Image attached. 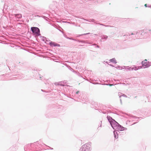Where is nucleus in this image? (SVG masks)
Listing matches in <instances>:
<instances>
[{"mask_svg":"<svg viewBox=\"0 0 151 151\" xmlns=\"http://www.w3.org/2000/svg\"><path fill=\"white\" fill-rule=\"evenodd\" d=\"M110 124L114 129H116L118 131H122L123 130L124 128L122 127L121 126L116 122H110Z\"/></svg>","mask_w":151,"mask_h":151,"instance_id":"f257e3e1","label":"nucleus"},{"mask_svg":"<svg viewBox=\"0 0 151 151\" xmlns=\"http://www.w3.org/2000/svg\"><path fill=\"white\" fill-rule=\"evenodd\" d=\"M90 145L89 143L86 144L82 146V151H89Z\"/></svg>","mask_w":151,"mask_h":151,"instance_id":"f03ea898","label":"nucleus"},{"mask_svg":"<svg viewBox=\"0 0 151 151\" xmlns=\"http://www.w3.org/2000/svg\"><path fill=\"white\" fill-rule=\"evenodd\" d=\"M31 29L34 34L37 35H39L40 30L37 27H32L31 28Z\"/></svg>","mask_w":151,"mask_h":151,"instance_id":"7ed1b4c3","label":"nucleus"},{"mask_svg":"<svg viewBox=\"0 0 151 151\" xmlns=\"http://www.w3.org/2000/svg\"><path fill=\"white\" fill-rule=\"evenodd\" d=\"M142 64L143 66H145V68H147L150 66L149 64V62L147 61V60L145 59L142 62Z\"/></svg>","mask_w":151,"mask_h":151,"instance_id":"20e7f679","label":"nucleus"},{"mask_svg":"<svg viewBox=\"0 0 151 151\" xmlns=\"http://www.w3.org/2000/svg\"><path fill=\"white\" fill-rule=\"evenodd\" d=\"M145 33V32H144V30L141 31V34H138L137 35V39H141V38H143V37H140L139 35H142V34H144V33Z\"/></svg>","mask_w":151,"mask_h":151,"instance_id":"39448f33","label":"nucleus"},{"mask_svg":"<svg viewBox=\"0 0 151 151\" xmlns=\"http://www.w3.org/2000/svg\"><path fill=\"white\" fill-rule=\"evenodd\" d=\"M109 61L111 62L114 63H116V61L114 58H112Z\"/></svg>","mask_w":151,"mask_h":151,"instance_id":"423d86ee","label":"nucleus"},{"mask_svg":"<svg viewBox=\"0 0 151 151\" xmlns=\"http://www.w3.org/2000/svg\"><path fill=\"white\" fill-rule=\"evenodd\" d=\"M114 137L116 138H118V135H117V136L115 134V132H114Z\"/></svg>","mask_w":151,"mask_h":151,"instance_id":"0eeeda50","label":"nucleus"},{"mask_svg":"<svg viewBox=\"0 0 151 151\" xmlns=\"http://www.w3.org/2000/svg\"><path fill=\"white\" fill-rule=\"evenodd\" d=\"M107 118L110 122H114V121H110V120L111 119V118H110V117H109L108 116L107 117Z\"/></svg>","mask_w":151,"mask_h":151,"instance_id":"6e6552de","label":"nucleus"},{"mask_svg":"<svg viewBox=\"0 0 151 151\" xmlns=\"http://www.w3.org/2000/svg\"><path fill=\"white\" fill-rule=\"evenodd\" d=\"M141 68H139V67H135V69H134L135 70H138V69H140Z\"/></svg>","mask_w":151,"mask_h":151,"instance_id":"1a4fd4ad","label":"nucleus"},{"mask_svg":"<svg viewBox=\"0 0 151 151\" xmlns=\"http://www.w3.org/2000/svg\"><path fill=\"white\" fill-rule=\"evenodd\" d=\"M145 6L146 7H147V4H145Z\"/></svg>","mask_w":151,"mask_h":151,"instance_id":"9d476101","label":"nucleus"},{"mask_svg":"<svg viewBox=\"0 0 151 151\" xmlns=\"http://www.w3.org/2000/svg\"><path fill=\"white\" fill-rule=\"evenodd\" d=\"M133 34H133V33H132V34H131V35H133Z\"/></svg>","mask_w":151,"mask_h":151,"instance_id":"9b49d317","label":"nucleus"},{"mask_svg":"<svg viewBox=\"0 0 151 151\" xmlns=\"http://www.w3.org/2000/svg\"><path fill=\"white\" fill-rule=\"evenodd\" d=\"M112 85H111V84H110V86H112Z\"/></svg>","mask_w":151,"mask_h":151,"instance_id":"f8f14e48","label":"nucleus"}]
</instances>
